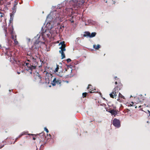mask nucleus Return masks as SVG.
<instances>
[{
    "label": "nucleus",
    "instance_id": "obj_1",
    "mask_svg": "<svg viewBox=\"0 0 150 150\" xmlns=\"http://www.w3.org/2000/svg\"><path fill=\"white\" fill-rule=\"evenodd\" d=\"M57 10H53L51 11L50 14L48 15L46 17V21H47V24L49 23L50 24V22L54 19L56 20H59L60 22L63 21V18L60 16L57 13Z\"/></svg>",
    "mask_w": 150,
    "mask_h": 150
},
{
    "label": "nucleus",
    "instance_id": "obj_2",
    "mask_svg": "<svg viewBox=\"0 0 150 150\" xmlns=\"http://www.w3.org/2000/svg\"><path fill=\"white\" fill-rule=\"evenodd\" d=\"M68 3L66 1H64L61 4H58L57 6H53L52 7V9H73L72 8H68L67 5Z\"/></svg>",
    "mask_w": 150,
    "mask_h": 150
},
{
    "label": "nucleus",
    "instance_id": "obj_3",
    "mask_svg": "<svg viewBox=\"0 0 150 150\" xmlns=\"http://www.w3.org/2000/svg\"><path fill=\"white\" fill-rule=\"evenodd\" d=\"M45 72H46L45 71ZM46 76L45 77V83H46L49 84L50 81H52V77L53 76L52 74H51L50 73H49L47 71H46Z\"/></svg>",
    "mask_w": 150,
    "mask_h": 150
},
{
    "label": "nucleus",
    "instance_id": "obj_4",
    "mask_svg": "<svg viewBox=\"0 0 150 150\" xmlns=\"http://www.w3.org/2000/svg\"><path fill=\"white\" fill-rule=\"evenodd\" d=\"M96 34L95 32H92L91 33L89 32L86 31L84 32V34L83 35V36L84 37L92 38L95 37Z\"/></svg>",
    "mask_w": 150,
    "mask_h": 150
},
{
    "label": "nucleus",
    "instance_id": "obj_5",
    "mask_svg": "<svg viewBox=\"0 0 150 150\" xmlns=\"http://www.w3.org/2000/svg\"><path fill=\"white\" fill-rule=\"evenodd\" d=\"M112 124L115 127L117 128H119L121 126L120 120L116 118L113 119L112 122Z\"/></svg>",
    "mask_w": 150,
    "mask_h": 150
},
{
    "label": "nucleus",
    "instance_id": "obj_6",
    "mask_svg": "<svg viewBox=\"0 0 150 150\" xmlns=\"http://www.w3.org/2000/svg\"><path fill=\"white\" fill-rule=\"evenodd\" d=\"M34 75L33 76L35 80V81L37 79L38 80V81H39L40 83H41L42 81V77H41L38 72H36L35 73H34Z\"/></svg>",
    "mask_w": 150,
    "mask_h": 150
},
{
    "label": "nucleus",
    "instance_id": "obj_7",
    "mask_svg": "<svg viewBox=\"0 0 150 150\" xmlns=\"http://www.w3.org/2000/svg\"><path fill=\"white\" fill-rule=\"evenodd\" d=\"M34 62L33 63V65L34 64V65H30V67L31 68V70H32L33 69H36V66H37V65L38 64L37 62H36V59H34Z\"/></svg>",
    "mask_w": 150,
    "mask_h": 150
},
{
    "label": "nucleus",
    "instance_id": "obj_8",
    "mask_svg": "<svg viewBox=\"0 0 150 150\" xmlns=\"http://www.w3.org/2000/svg\"><path fill=\"white\" fill-rule=\"evenodd\" d=\"M66 50L65 48H63L62 50H60L59 51V53H61V57H62V59H63L65 58V54L64 53V51Z\"/></svg>",
    "mask_w": 150,
    "mask_h": 150
},
{
    "label": "nucleus",
    "instance_id": "obj_9",
    "mask_svg": "<svg viewBox=\"0 0 150 150\" xmlns=\"http://www.w3.org/2000/svg\"><path fill=\"white\" fill-rule=\"evenodd\" d=\"M106 111L110 113L112 115H114V117H115L116 115L117 114L118 111H116L114 109H112L109 111H108L107 110Z\"/></svg>",
    "mask_w": 150,
    "mask_h": 150
},
{
    "label": "nucleus",
    "instance_id": "obj_10",
    "mask_svg": "<svg viewBox=\"0 0 150 150\" xmlns=\"http://www.w3.org/2000/svg\"><path fill=\"white\" fill-rule=\"evenodd\" d=\"M6 50V52L5 53V55H7L9 57L10 56V53H8V51L10 50V49L9 48H6L5 47Z\"/></svg>",
    "mask_w": 150,
    "mask_h": 150
},
{
    "label": "nucleus",
    "instance_id": "obj_11",
    "mask_svg": "<svg viewBox=\"0 0 150 150\" xmlns=\"http://www.w3.org/2000/svg\"><path fill=\"white\" fill-rule=\"evenodd\" d=\"M2 27L3 28V30L4 31L5 36H6V35L8 34L7 31V27L5 26V25H3L2 26Z\"/></svg>",
    "mask_w": 150,
    "mask_h": 150
},
{
    "label": "nucleus",
    "instance_id": "obj_12",
    "mask_svg": "<svg viewBox=\"0 0 150 150\" xmlns=\"http://www.w3.org/2000/svg\"><path fill=\"white\" fill-rule=\"evenodd\" d=\"M56 78V77L54 78L52 81H51L52 82L51 84L53 86H55L56 83H57Z\"/></svg>",
    "mask_w": 150,
    "mask_h": 150
},
{
    "label": "nucleus",
    "instance_id": "obj_13",
    "mask_svg": "<svg viewBox=\"0 0 150 150\" xmlns=\"http://www.w3.org/2000/svg\"><path fill=\"white\" fill-rule=\"evenodd\" d=\"M111 98H114V97H115L117 96V94L115 93H114L112 91L111 93H110L109 94Z\"/></svg>",
    "mask_w": 150,
    "mask_h": 150
},
{
    "label": "nucleus",
    "instance_id": "obj_14",
    "mask_svg": "<svg viewBox=\"0 0 150 150\" xmlns=\"http://www.w3.org/2000/svg\"><path fill=\"white\" fill-rule=\"evenodd\" d=\"M101 47L100 45L99 44H98L97 45H93V48L96 50H98Z\"/></svg>",
    "mask_w": 150,
    "mask_h": 150
},
{
    "label": "nucleus",
    "instance_id": "obj_15",
    "mask_svg": "<svg viewBox=\"0 0 150 150\" xmlns=\"http://www.w3.org/2000/svg\"><path fill=\"white\" fill-rule=\"evenodd\" d=\"M40 47V46H38V45H35L34 47V49L35 50V51L37 52L38 51Z\"/></svg>",
    "mask_w": 150,
    "mask_h": 150
},
{
    "label": "nucleus",
    "instance_id": "obj_16",
    "mask_svg": "<svg viewBox=\"0 0 150 150\" xmlns=\"http://www.w3.org/2000/svg\"><path fill=\"white\" fill-rule=\"evenodd\" d=\"M119 88H118V86H117L116 87H115L113 90V92L116 93L117 92H118L119 91Z\"/></svg>",
    "mask_w": 150,
    "mask_h": 150
},
{
    "label": "nucleus",
    "instance_id": "obj_17",
    "mask_svg": "<svg viewBox=\"0 0 150 150\" xmlns=\"http://www.w3.org/2000/svg\"><path fill=\"white\" fill-rule=\"evenodd\" d=\"M10 15V20H9V25L11 23H12V22L13 21V17H14V16L12 15L11 14Z\"/></svg>",
    "mask_w": 150,
    "mask_h": 150
},
{
    "label": "nucleus",
    "instance_id": "obj_18",
    "mask_svg": "<svg viewBox=\"0 0 150 150\" xmlns=\"http://www.w3.org/2000/svg\"><path fill=\"white\" fill-rule=\"evenodd\" d=\"M12 30L11 32V37L12 39L13 40H14L15 39V38H14V37L13 35L12 34L13 33V27L12 24Z\"/></svg>",
    "mask_w": 150,
    "mask_h": 150
},
{
    "label": "nucleus",
    "instance_id": "obj_19",
    "mask_svg": "<svg viewBox=\"0 0 150 150\" xmlns=\"http://www.w3.org/2000/svg\"><path fill=\"white\" fill-rule=\"evenodd\" d=\"M61 45V46L63 47H66V45L65 44V42L64 41L61 42L59 44V45Z\"/></svg>",
    "mask_w": 150,
    "mask_h": 150
},
{
    "label": "nucleus",
    "instance_id": "obj_20",
    "mask_svg": "<svg viewBox=\"0 0 150 150\" xmlns=\"http://www.w3.org/2000/svg\"><path fill=\"white\" fill-rule=\"evenodd\" d=\"M88 95V93L86 92L83 93H82V96L83 98L86 97Z\"/></svg>",
    "mask_w": 150,
    "mask_h": 150
},
{
    "label": "nucleus",
    "instance_id": "obj_21",
    "mask_svg": "<svg viewBox=\"0 0 150 150\" xmlns=\"http://www.w3.org/2000/svg\"><path fill=\"white\" fill-rule=\"evenodd\" d=\"M25 133L24 132H23L21 134H20L17 137L19 138L21 137L22 136L25 135Z\"/></svg>",
    "mask_w": 150,
    "mask_h": 150
},
{
    "label": "nucleus",
    "instance_id": "obj_22",
    "mask_svg": "<svg viewBox=\"0 0 150 150\" xmlns=\"http://www.w3.org/2000/svg\"><path fill=\"white\" fill-rule=\"evenodd\" d=\"M92 86V85H91V84L88 85V86L87 88L88 89H89L90 90H91V91H93V90L92 89H92H91V88L90 87V86Z\"/></svg>",
    "mask_w": 150,
    "mask_h": 150
},
{
    "label": "nucleus",
    "instance_id": "obj_23",
    "mask_svg": "<svg viewBox=\"0 0 150 150\" xmlns=\"http://www.w3.org/2000/svg\"><path fill=\"white\" fill-rule=\"evenodd\" d=\"M16 12V10H13V11H12V12L11 13H10V15L11 14L12 15L14 16V14Z\"/></svg>",
    "mask_w": 150,
    "mask_h": 150
},
{
    "label": "nucleus",
    "instance_id": "obj_24",
    "mask_svg": "<svg viewBox=\"0 0 150 150\" xmlns=\"http://www.w3.org/2000/svg\"><path fill=\"white\" fill-rule=\"evenodd\" d=\"M119 96L123 99H125L124 96H122L120 93H119Z\"/></svg>",
    "mask_w": 150,
    "mask_h": 150
},
{
    "label": "nucleus",
    "instance_id": "obj_25",
    "mask_svg": "<svg viewBox=\"0 0 150 150\" xmlns=\"http://www.w3.org/2000/svg\"><path fill=\"white\" fill-rule=\"evenodd\" d=\"M26 70L27 71H29V70H31V68L30 67V66H28L27 68H26Z\"/></svg>",
    "mask_w": 150,
    "mask_h": 150
},
{
    "label": "nucleus",
    "instance_id": "obj_26",
    "mask_svg": "<svg viewBox=\"0 0 150 150\" xmlns=\"http://www.w3.org/2000/svg\"><path fill=\"white\" fill-rule=\"evenodd\" d=\"M66 65L67 67V68L69 69V68H71L73 67L71 64L69 65H68L67 64H66Z\"/></svg>",
    "mask_w": 150,
    "mask_h": 150
},
{
    "label": "nucleus",
    "instance_id": "obj_27",
    "mask_svg": "<svg viewBox=\"0 0 150 150\" xmlns=\"http://www.w3.org/2000/svg\"><path fill=\"white\" fill-rule=\"evenodd\" d=\"M118 88H119V90H120L121 88H122V85L121 83H120L118 86Z\"/></svg>",
    "mask_w": 150,
    "mask_h": 150
},
{
    "label": "nucleus",
    "instance_id": "obj_28",
    "mask_svg": "<svg viewBox=\"0 0 150 150\" xmlns=\"http://www.w3.org/2000/svg\"><path fill=\"white\" fill-rule=\"evenodd\" d=\"M59 68H56L55 69L53 70L54 72L55 73L56 72H57L58 71Z\"/></svg>",
    "mask_w": 150,
    "mask_h": 150
},
{
    "label": "nucleus",
    "instance_id": "obj_29",
    "mask_svg": "<svg viewBox=\"0 0 150 150\" xmlns=\"http://www.w3.org/2000/svg\"><path fill=\"white\" fill-rule=\"evenodd\" d=\"M39 42V41H37L36 40L35 42V45H38V44Z\"/></svg>",
    "mask_w": 150,
    "mask_h": 150
},
{
    "label": "nucleus",
    "instance_id": "obj_30",
    "mask_svg": "<svg viewBox=\"0 0 150 150\" xmlns=\"http://www.w3.org/2000/svg\"><path fill=\"white\" fill-rule=\"evenodd\" d=\"M14 43H15V45H18V41H17L16 40V39H15V40H14Z\"/></svg>",
    "mask_w": 150,
    "mask_h": 150
},
{
    "label": "nucleus",
    "instance_id": "obj_31",
    "mask_svg": "<svg viewBox=\"0 0 150 150\" xmlns=\"http://www.w3.org/2000/svg\"><path fill=\"white\" fill-rule=\"evenodd\" d=\"M66 61L67 63H69V62H70L71 61V60L70 58H68L66 59Z\"/></svg>",
    "mask_w": 150,
    "mask_h": 150
},
{
    "label": "nucleus",
    "instance_id": "obj_32",
    "mask_svg": "<svg viewBox=\"0 0 150 150\" xmlns=\"http://www.w3.org/2000/svg\"><path fill=\"white\" fill-rule=\"evenodd\" d=\"M44 129V130L46 132L48 133L49 132V130L46 127H45Z\"/></svg>",
    "mask_w": 150,
    "mask_h": 150
},
{
    "label": "nucleus",
    "instance_id": "obj_33",
    "mask_svg": "<svg viewBox=\"0 0 150 150\" xmlns=\"http://www.w3.org/2000/svg\"><path fill=\"white\" fill-rule=\"evenodd\" d=\"M41 31H42V33H44L46 31V30H45V31H44V29H43V27H42V28Z\"/></svg>",
    "mask_w": 150,
    "mask_h": 150
},
{
    "label": "nucleus",
    "instance_id": "obj_34",
    "mask_svg": "<svg viewBox=\"0 0 150 150\" xmlns=\"http://www.w3.org/2000/svg\"><path fill=\"white\" fill-rule=\"evenodd\" d=\"M56 75L58 76H60V77H62V76L60 75V74L59 72V73H57L56 74Z\"/></svg>",
    "mask_w": 150,
    "mask_h": 150
},
{
    "label": "nucleus",
    "instance_id": "obj_35",
    "mask_svg": "<svg viewBox=\"0 0 150 150\" xmlns=\"http://www.w3.org/2000/svg\"><path fill=\"white\" fill-rule=\"evenodd\" d=\"M65 48V47H63L62 46H61L59 48V49H61V50H62V49L63 48Z\"/></svg>",
    "mask_w": 150,
    "mask_h": 150
},
{
    "label": "nucleus",
    "instance_id": "obj_36",
    "mask_svg": "<svg viewBox=\"0 0 150 150\" xmlns=\"http://www.w3.org/2000/svg\"><path fill=\"white\" fill-rule=\"evenodd\" d=\"M93 21L91 20H88V22L89 23H92V22Z\"/></svg>",
    "mask_w": 150,
    "mask_h": 150
},
{
    "label": "nucleus",
    "instance_id": "obj_37",
    "mask_svg": "<svg viewBox=\"0 0 150 150\" xmlns=\"http://www.w3.org/2000/svg\"><path fill=\"white\" fill-rule=\"evenodd\" d=\"M40 135L41 136L42 135L43 136V135L45 134L44 132H42L41 133H40Z\"/></svg>",
    "mask_w": 150,
    "mask_h": 150
},
{
    "label": "nucleus",
    "instance_id": "obj_38",
    "mask_svg": "<svg viewBox=\"0 0 150 150\" xmlns=\"http://www.w3.org/2000/svg\"><path fill=\"white\" fill-rule=\"evenodd\" d=\"M72 18H71L70 19L69 21L71 22V23H74V21L73 20H71L72 19Z\"/></svg>",
    "mask_w": 150,
    "mask_h": 150
},
{
    "label": "nucleus",
    "instance_id": "obj_39",
    "mask_svg": "<svg viewBox=\"0 0 150 150\" xmlns=\"http://www.w3.org/2000/svg\"><path fill=\"white\" fill-rule=\"evenodd\" d=\"M25 65L27 66V67L28 66H29L28 65L29 64L28 63H25Z\"/></svg>",
    "mask_w": 150,
    "mask_h": 150
},
{
    "label": "nucleus",
    "instance_id": "obj_40",
    "mask_svg": "<svg viewBox=\"0 0 150 150\" xmlns=\"http://www.w3.org/2000/svg\"><path fill=\"white\" fill-rule=\"evenodd\" d=\"M112 1L114 4H115V3H116V0H112Z\"/></svg>",
    "mask_w": 150,
    "mask_h": 150
},
{
    "label": "nucleus",
    "instance_id": "obj_41",
    "mask_svg": "<svg viewBox=\"0 0 150 150\" xmlns=\"http://www.w3.org/2000/svg\"><path fill=\"white\" fill-rule=\"evenodd\" d=\"M100 105L103 106H105L106 105L105 104L103 103V104H100Z\"/></svg>",
    "mask_w": 150,
    "mask_h": 150
},
{
    "label": "nucleus",
    "instance_id": "obj_42",
    "mask_svg": "<svg viewBox=\"0 0 150 150\" xmlns=\"http://www.w3.org/2000/svg\"><path fill=\"white\" fill-rule=\"evenodd\" d=\"M68 69L67 68H65V71H64V72H65L66 71H67Z\"/></svg>",
    "mask_w": 150,
    "mask_h": 150
},
{
    "label": "nucleus",
    "instance_id": "obj_43",
    "mask_svg": "<svg viewBox=\"0 0 150 150\" xmlns=\"http://www.w3.org/2000/svg\"><path fill=\"white\" fill-rule=\"evenodd\" d=\"M32 70H30V71H29V72H30V74H32Z\"/></svg>",
    "mask_w": 150,
    "mask_h": 150
},
{
    "label": "nucleus",
    "instance_id": "obj_44",
    "mask_svg": "<svg viewBox=\"0 0 150 150\" xmlns=\"http://www.w3.org/2000/svg\"><path fill=\"white\" fill-rule=\"evenodd\" d=\"M4 145H3L1 146V147H0V149H1V148H2L3 147H4Z\"/></svg>",
    "mask_w": 150,
    "mask_h": 150
},
{
    "label": "nucleus",
    "instance_id": "obj_45",
    "mask_svg": "<svg viewBox=\"0 0 150 150\" xmlns=\"http://www.w3.org/2000/svg\"><path fill=\"white\" fill-rule=\"evenodd\" d=\"M53 25L52 26V25H51V27H50V29H51L52 28H53Z\"/></svg>",
    "mask_w": 150,
    "mask_h": 150
},
{
    "label": "nucleus",
    "instance_id": "obj_46",
    "mask_svg": "<svg viewBox=\"0 0 150 150\" xmlns=\"http://www.w3.org/2000/svg\"><path fill=\"white\" fill-rule=\"evenodd\" d=\"M59 65H58L57 64V65H56V68H59Z\"/></svg>",
    "mask_w": 150,
    "mask_h": 150
},
{
    "label": "nucleus",
    "instance_id": "obj_47",
    "mask_svg": "<svg viewBox=\"0 0 150 150\" xmlns=\"http://www.w3.org/2000/svg\"><path fill=\"white\" fill-rule=\"evenodd\" d=\"M133 106V105L131 104H129V106Z\"/></svg>",
    "mask_w": 150,
    "mask_h": 150
},
{
    "label": "nucleus",
    "instance_id": "obj_48",
    "mask_svg": "<svg viewBox=\"0 0 150 150\" xmlns=\"http://www.w3.org/2000/svg\"><path fill=\"white\" fill-rule=\"evenodd\" d=\"M102 98L104 100H106V99L104 98H103V97H102Z\"/></svg>",
    "mask_w": 150,
    "mask_h": 150
},
{
    "label": "nucleus",
    "instance_id": "obj_49",
    "mask_svg": "<svg viewBox=\"0 0 150 150\" xmlns=\"http://www.w3.org/2000/svg\"><path fill=\"white\" fill-rule=\"evenodd\" d=\"M69 75H67V76H66V77H67V78H68V77H69Z\"/></svg>",
    "mask_w": 150,
    "mask_h": 150
},
{
    "label": "nucleus",
    "instance_id": "obj_50",
    "mask_svg": "<svg viewBox=\"0 0 150 150\" xmlns=\"http://www.w3.org/2000/svg\"><path fill=\"white\" fill-rule=\"evenodd\" d=\"M33 139L34 140H35L36 139L35 138V137H33Z\"/></svg>",
    "mask_w": 150,
    "mask_h": 150
},
{
    "label": "nucleus",
    "instance_id": "obj_51",
    "mask_svg": "<svg viewBox=\"0 0 150 150\" xmlns=\"http://www.w3.org/2000/svg\"><path fill=\"white\" fill-rule=\"evenodd\" d=\"M61 26H62L63 28H64V25L62 26V25H61L60 27V28H61Z\"/></svg>",
    "mask_w": 150,
    "mask_h": 150
},
{
    "label": "nucleus",
    "instance_id": "obj_52",
    "mask_svg": "<svg viewBox=\"0 0 150 150\" xmlns=\"http://www.w3.org/2000/svg\"><path fill=\"white\" fill-rule=\"evenodd\" d=\"M100 95L101 96V98L102 97V94L101 93H100Z\"/></svg>",
    "mask_w": 150,
    "mask_h": 150
},
{
    "label": "nucleus",
    "instance_id": "obj_53",
    "mask_svg": "<svg viewBox=\"0 0 150 150\" xmlns=\"http://www.w3.org/2000/svg\"><path fill=\"white\" fill-rule=\"evenodd\" d=\"M21 72H18V71L17 72V73L19 74H20Z\"/></svg>",
    "mask_w": 150,
    "mask_h": 150
},
{
    "label": "nucleus",
    "instance_id": "obj_54",
    "mask_svg": "<svg viewBox=\"0 0 150 150\" xmlns=\"http://www.w3.org/2000/svg\"><path fill=\"white\" fill-rule=\"evenodd\" d=\"M18 139V138L17 137V138H16V139H15V142L17 141V140Z\"/></svg>",
    "mask_w": 150,
    "mask_h": 150
},
{
    "label": "nucleus",
    "instance_id": "obj_55",
    "mask_svg": "<svg viewBox=\"0 0 150 150\" xmlns=\"http://www.w3.org/2000/svg\"><path fill=\"white\" fill-rule=\"evenodd\" d=\"M115 83L116 85H117V81H116Z\"/></svg>",
    "mask_w": 150,
    "mask_h": 150
},
{
    "label": "nucleus",
    "instance_id": "obj_56",
    "mask_svg": "<svg viewBox=\"0 0 150 150\" xmlns=\"http://www.w3.org/2000/svg\"><path fill=\"white\" fill-rule=\"evenodd\" d=\"M81 19H82V21H84V19L83 18H82Z\"/></svg>",
    "mask_w": 150,
    "mask_h": 150
},
{
    "label": "nucleus",
    "instance_id": "obj_57",
    "mask_svg": "<svg viewBox=\"0 0 150 150\" xmlns=\"http://www.w3.org/2000/svg\"><path fill=\"white\" fill-rule=\"evenodd\" d=\"M147 111H148V113H149V114H150V111L149 110H148Z\"/></svg>",
    "mask_w": 150,
    "mask_h": 150
},
{
    "label": "nucleus",
    "instance_id": "obj_58",
    "mask_svg": "<svg viewBox=\"0 0 150 150\" xmlns=\"http://www.w3.org/2000/svg\"><path fill=\"white\" fill-rule=\"evenodd\" d=\"M67 83H69V81H65Z\"/></svg>",
    "mask_w": 150,
    "mask_h": 150
},
{
    "label": "nucleus",
    "instance_id": "obj_59",
    "mask_svg": "<svg viewBox=\"0 0 150 150\" xmlns=\"http://www.w3.org/2000/svg\"><path fill=\"white\" fill-rule=\"evenodd\" d=\"M131 103H132V104H132L133 105V104H134V103H133V102H131Z\"/></svg>",
    "mask_w": 150,
    "mask_h": 150
},
{
    "label": "nucleus",
    "instance_id": "obj_60",
    "mask_svg": "<svg viewBox=\"0 0 150 150\" xmlns=\"http://www.w3.org/2000/svg\"><path fill=\"white\" fill-rule=\"evenodd\" d=\"M49 136L50 137H51V134H49Z\"/></svg>",
    "mask_w": 150,
    "mask_h": 150
},
{
    "label": "nucleus",
    "instance_id": "obj_61",
    "mask_svg": "<svg viewBox=\"0 0 150 150\" xmlns=\"http://www.w3.org/2000/svg\"><path fill=\"white\" fill-rule=\"evenodd\" d=\"M72 70H73L72 69H71V73H72Z\"/></svg>",
    "mask_w": 150,
    "mask_h": 150
},
{
    "label": "nucleus",
    "instance_id": "obj_62",
    "mask_svg": "<svg viewBox=\"0 0 150 150\" xmlns=\"http://www.w3.org/2000/svg\"><path fill=\"white\" fill-rule=\"evenodd\" d=\"M56 81H57V83H58V82H59V81L58 80H56Z\"/></svg>",
    "mask_w": 150,
    "mask_h": 150
},
{
    "label": "nucleus",
    "instance_id": "obj_63",
    "mask_svg": "<svg viewBox=\"0 0 150 150\" xmlns=\"http://www.w3.org/2000/svg\"><path fill=\"white\" fill-rule=\"evenodd\" d=\"M3 17V16L2 15H1V17Z\"/></svg>",
    "mask_w": 150,
    "mask_h": 150
},
{
    "label": "nucleus",
    "instance_id": "obj_64",
    "mask_svg": "<svg viewBox=\"0 0 150 150\" xmlns=\"http://www.w3.org/2000/svg\"><path fill=\"white\" fill-rule=\"evenodd\" d=\"M89 93H92V91H90V92H89Z\"/></svg>",
    "mask_w": 150,
    "mask_h": 150
}]
</instances>
